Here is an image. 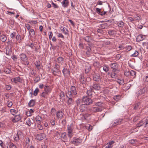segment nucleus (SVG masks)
I'll use <instances>...</instances> for the list:
<instances>
[{"mask_svg": "<svg viewBox=\"0 0 148 148\" xmlns=\"http://www.w3.org/2000/svg\"><path fill=\"white\" fill-rule=\"evenodd\" d=\"M77 93V88L74 86H71L70 91H68L66 95L73 96Z\"/></svg>", "mask_w": 148, "mask_h": 148, "instance_id": "nucleus-1", "label": "nucleus"}, {"mask_svg": "<svg viewBox=\"0 0 148 148\" xmlns=\"http://www.w3.org/2000/svg\"><path fill=\"white\" fill-rule=\"evenodd\" d=\"M20 60L24 63V64L27 65L29 64V62L27 61V58L26 55L24 53H21L20 55Z\"/></svg>", "mask_w": 148, "mask_h": 148, "instance_id": "nucleus-2", "label": "nucleus"}, {"mask_svg": "<svg viewBox=\"0 0 148 148\" xmlns=\"http://www.w3.org/2000/svg\"><path fill=\"white\" fill-rule=\"evenodd\" d=\"M82 141V139L74 137L73 138L71 142L74 145L77 146L81 144Z\"/></svg>", "mask_w": 148, "mask_h": 148, "instance_id": "nucleus-3", "label": "nucleus"}, {"mask_svg": "<svg viewBox=\"0 0 148 148\" xmlns=\"http://www.w3.org/2000/svg\"><path fill=\"white\" fill-rule=\"evenodd\" d=\"M73 127L72 124L67 125V135L70 138H71L73 135Z\"/></svg>", "mask_w": 148, "mask_h": 148, "instance_id": "nucleus-4", "label": "nucleus"}, {"mask_svg": "<svg viewBox=\"0 0 148 148\" xmlns=\"http://www.w3.org/2000/svg\"><path fill=\"white\" fill-rule=\"evenodd\" d=\"M82 101L85 104L87 105L92 104L93 101L91 99L87 96H84L83 97Z\"/></svg>", "mask_w": 148, "mask_h": 148, "instance_id": "nucleus-5", "label": "nucleus"}, {"mask_svg": "<svg viewBox=\"0 0 148 148\" xmlns=\"http://www.w3.org/2000/svg\"><path fill=\"white\" fill-rule=\"evenodd\" d=\"M148 124V119H143L141 120L139 123L137 124V127H140L143 126L144 127L146 126Z\"/></svg>", "mask_w": 148, "mask_h": 148, "instance_id": "nucleus-6", "label": "nucleus"}, {"mask_svg": "<svg viewBox=\"0 0 148 148\" xmlns=\"http://www.w3.org/2000/svg\"><path fill=\"white\" fill-rule=\"evenodd\" d=\"M147 91V89L146 88H143L142 89H140L136 92V96L137 98L138 99H140V98H139V97L140 96L143 94L145 93Z\"/></svg>", "mask_w": 148, "mask_h": 148, "instance_id": "nucleus-7", "label": "nucleus"}, {"mask_svg": "<svg viewBox=\"0 0 148 148\" xmlns=\"http://www.w3.org/2000/svg\"><path fill=\"white\" fill-rule=\"evenodd\" d=\"M66 97L68 98V99L67 101V103L68 105H73L74 103V100L73 99L74 96H70L66 95Z\"/></svg>", "mask_w": 148, "mask_h": 148, "instance_id": "nucleus-8", "label": "nucleus"}, {"mask_svg": "<svg viewBox=\"0 0 148 148\" xmlns=\"http://www.w3.org/2000/svg\"><path fill=\"white\" fill-rule=\"evenodd\" d=\"M93 79L95 81H99L101 79L100 75L98 73H95L93 75Z\"/></svg>", "mask_w": 148, "mask_h": 148, "instance_id": "nucleus-9", "label": "nucleus"}, {"mask_svg": "<svg viewBox=\"0 0 148 148\" xmlns=\"http://www.w3.org/2000/svg\"><path fill=\"white\" fill-rule=\"evenodd\" d=\"M90 110L92 112H96L101 111L102 109L98 107H92L90 108Z\"/></svg>", "mask_w": 148, "mask_h": 148, "instance_id": "nucleus-10", "label": "nucleus"}, {"mask_svg": "<svg viewBox=\"0 0 148 148\" xmlns=\"http://www.w3.org/2000/svg\"><path fill=\"white\" fill-rule=\"evenodd\" d=\"M111 68L114 71H118V64L116 63H112L110 65Z\"/></svg>", "mask_w": 148, "mask_h": 148, "instance_id": "nucleus-11", "label": "nucleus"}, {"mask_svg": "<svg viewBox=\"0 0 148 148\" xmlns=\"http://www.w3.org/2000/svg\"><path fill=\"white\" fill-rule=\"evenodd\" d=\"M21 132H18L17 134H15L14 135V140L18 141L20 138V134Z\"/></svg>", "mask_w": 148, "mask_h": 148, "instance_id": "nucleus-12", "label": "nucleus"}, {"mask_svg": "<svg viewBox=\"0 0 148 148\" xmlns=\"http://www.w3.org/2000/svg\"><path fill=\"white\" fill-rule=\"evenodd\" d=\"M21 117L20 115H16L14 118L12 120V121L14 123L16 122L21 120Z\"/></svg>", "mask_w": 148, "mask_h": 148, "instance_id": "nucleus-13", "label": "nucleus"}, {"mask_svg": "<svg viewBox=\"0 0 148 148\" xmlns=\"http://www.w3.org/2000/svg\"><path fill=\"white\" fill-rule=\"evenodd\" d=\"M45 134L44 133H40L37 135L36 138L37 140H41L45 137Z\"/></svg>", "mask_w": 148, "mask_h": 148, "instance_id": "nucleus-14", "label": "nucleus"}, {"mask_svg": "<svg viewBox=\"0 0 148 148\" xmlns=\"http://www.w3.org/2000/svg\"><path fill=\"white\" fill-rule=\"evenodd\" d=\"M91 68V66L88 63H86L85 65V73H88L90 71Z\"/></svg>", "mask_w": 148, "mask_h": 148, "instance_id": "nucleus-15", "label": "nucleus"}, {"mask_svg": "<svg viewBox=\"0 0 148 148\" xmlns=\"http://www.w3.org/2000/svg\"><path fill=\"white\" fill-rule=\"evenodd\" d=\"M118 71H114L112 70L110 74L109 73H108V74H110V76L112 78H115L117 76Z\"/></svg>", "mask_w": 148, "mask_h": 148, "instance_id": "nucleus-16", "label": "nucleus"}, {"mask_svg": "<svg viewBox=\"0 0 148 148\" xmlns=\"http://www.w3.org/2000/svg\"><path fill=\"white\" fill-rule=\"evenodd\" d=\"M145 38V35H139L136 38V41L137 42H140L143 40Z\"/></svg>", "mask_w": 148, "mask_h": 148, "instance_id": "nucleus-17", "label": "nucleus"}, {"mask_svg": "<svg viewBox=\"0 0 148 148\" xmlns=\"http://www.w3.org/2000/svg\"><path fill=\"white\" fill-rule=\"evenodd\" d=\"M64 113L61 111H58L57 112L56 116L57 118L58 119H61L63 117Z\"/></svg>", "mask_w": 148, "mask_h": 148, "instance_id": "nucleus-18", "label": "nucleus"}, {"mask_svg": "<svg viewBox=\"0 0 148 148\" xmlns=\"http://www.w3.org/2000/svg\"><path fill=\"white\" fill-rule=\"evenodd\" d=\"M34 111L32 109L28 110L26 111L25 114L27 116H30L33 115Z\"/></svg>", "mask_w": 148, "mask_h": 148, "instance_id": "nucleus-19", "label": "nucleus"}, {"mask_svg": "<svg viewBox=\"0 0 148 148\" xmlns=\"http://www.w3.org/2000/svg\"><path fill=\"white\" fill-rule=\"evenodd\" d=\"M62 6L64 8L67 7L69 4V1L68 0H63L61 2Z\"/></svg>", "mask_w": 148, "mask_h": 148, "instance_id": "nucleus-20", "label": "nucleus"}, {"mask_svg": "<svg viewBox=\"0 0 148 148\" xmlns=\"http://www.w3.org/2000/svg\"><path fill=\"white\" fill-rule=\"evenodd\" d=\"M86 55L88 56H90L92 53L90 48L89 47L87 46L86 48Z\"/></svg>", "mask_w": 148, "mask_h": 148, "instance_id": "nucleus-21", "label": "nucleus"}, {"mask_svg": "<svg viewBox=\"0 0 148 148\" xmlns=\"http://www.w3.org/2000/svg\"><path fill=\"white\" fill-rule=\"evenodd\" d=\"M62 72L64 76L69 75L70 73L69 70L67 68H64L62 70Z\"/></svg>", "mask_w": 148, "mask_h": 148, "instance_id": "nucleus-22", "label": "nucleus"}, {"mask_svg": "<svg viewBox=\"0 0 148 148\" xmlns=\"http://www.w3.org/2000/svg\"><path fill=\"white\" fill-rule=\"evenodd\" d=\"M13 80V82L15 83L18 82H22V79L20 78L19 77H18L12 78V80Z\"/></svg>", "mask_w": 148, "mask_h": 148, "instance_id": "nucleus-23", "label": "nucleus"}, {"mask_svg": "<svg viewBox=\"0 0 148 148\" xmlns=\"http://www.w3.org/2000/svg\"><path fill=\"white\" fill-rule=\"evenodd\" d=\"M60 29L65 34H68V31L66 28L64 27L61 26Z\"/></svg>", "mask_w": 148, "mask_h": 148, "instance_id": "nucleus-24", "label": "nucleus"}, {"mask_svg": "<svg viewBox=\"0 0 148 148\" xmlns=\"http://www.w3.org/2000/svg\"><path fill=\"white\" fill-rule=\"evenodd\" d=\"M114 143V141H113L109 142L106 144V146L105 148H112L113 146L112 145Z\"/></svg>", "mask_w": 148, "mask_h": 148, "instance_id": "nucleus-25", "label": "nucleus"}, {"mask_svg": "<svg viewBox=\"0 0 148 148\" xmlns=\"http://www.w3.org/2000/svg\"><path fill=\"white\" fill-rule=\"evenodd\" d=\"M90 87H92L93 90V89H94L95 90H100V87L99 85L97 84H94L92 86H91Z\"/></svg>", "mask_w": 148, "mask_h": 148, "instance_id": "nucleus-26", "label": "nucleus"}, {"mask_svg": "<svg viewBox=\"0 0 148 148\" xmlns=\"http://www.w3.org/2000/svg\"><path fill=\"white\" fill-rule=\"evenodd\" d=\"M44 91L47 94L49 93L51 91V89L50 87L48 86H45L44 88Z\"/></svg>", "mask_w": 148, "mask_h": 148, "instance_id": "nucleus-27", "label": "nucleus"}, {"mask_svg": "<svg viewBox=\"0 0 148 148\" xmlns=\"http://www.w3.org/2000/svg\"><path fill=\"white\" fill-rule=\"evenodd\" d=\"M93 90L92 87H90V89L88 90L86 93L88 96H91L92 94Z\"/></svg>", "mask_w": 148, "mask_h": 148, "instance_id": "nucleus-28", "label": "nucleus"}, {"mask_svg": "<svg viewBox=\"0 0 148 148\" xmlns=\"http://www.w3.org/2000/svg\"><path fill=\"white\" fill-rule=\"evenodd\" d=\"M35 101L34 100L31 99L28 103V105L30 107H33L35 104Z\"/></svg>", "mask_w": 148, "mask_h": 148, "instance_id": "nucleus-29", "label": "nucleus"}, {"mask_svg": "<svg viewBox=\"0 0 148 148\" xmlns=\"http://www.w3.org/2000/svg\"><path fill=\"white\" fill-rule=\"evenodd\" d=\"M0 111L3 112H9V110L7 108L6 106H4L1 109V110H0Z\"/></svg>", "mask_w": 148, "mask_h": 148, "instance_id": "nucleus-30", "label": "nucleus"}, {"mask_svg": "<svg viewBox=\"0 0 148 148\" xmlns=\"http://www.w3.org/2000/svg\"><path fill=\"white\" fill-rule=\"evenodd\" d=\"M85 105V104H82L80 105L79 109L81 112H83L85 110L86 108Z\"/></svg>", "mask_w": 148, "mask_h": 148, "instance_id": "nucleus-31", "label": "nucleus"}, {"mask_svg": "<svg viewBox=\"0 0 148 148\" xmlns=\"http://www.w3.org/2000/svg\"><path fill=\"white\" fill-rule=\"evenodd\" d=\"M10 110L11 113L13 115H15L18 112V110H17L14 109H11Z\"/></svg>", "mask_w": 148, "mask_h": 148, "instance_id": "nucleus-32", "label": "nucleus"}, {"mask_svg": "<svg viewBox=\"0 0 148 148\" xmlns=\"http://www.w3.org/2000/svg\"><path fill=\"white\" fill-rule=\"evenodd\" d=\"M79 81L81 84H84L85 83V79L84 78V77L82 75L80 76Z\"/></svg>", "mask_w": 148, "mask_h": 148, "instance_id": "nucleus-33", "label": "nucleus"}, {"mask_svg": "<svg viewBox=\"0 0 148 148\" xmlns=\"http://www.w3.org/2000/svg\"><path fill=\"white\" fill-rule=\"evenodd\" d=\"M122 121V120L121 119H118L116 120V122H114V124L113 126H115L116 125L121 124Z\"/></svg>", "mask_w": 148, "mask_h": 148, "instance_id": "nucleus-34", "label": "nucleus"}, {"mask_svg": "<svg viewBox=\"0 0 148 148\" xmlns=\"http://www.w3.org/2000/svg\"><path fill=\"white\" fill-rule=\"evenodd\" d=\"M0 40L3 42H4L7 39V38L5 35H1L0 37Z\"/></svg>", "mask_w": 148, "mask_h": 148, "instance_id": "nucleus-35", "label": "nucleus"}, {"mask_svg": "<svg viewBox=\"0 0 148 148\" xmlns=\"http://www.w3.org/2000/svg\"><path fill=\"white\" fill-rule=\"evenodd\" d=\"M36 120L37 122V124H40L41 118L40 116H37L36 118Z\"/></svg>", "mask_w": 148, "mask_h": 148, "instance_id": "nucleus-36", "label": "nucleus"}, {"mask_svg": "<svg viewBox=\"0 0 148 148\" xmlns=\"http://www.w3.org/2000/svg\"><path fill=\"white\" fill-rule=\"evenodd\" d=\"M13 105L12 103V101L9 100H8L6 103V105L9 108H11Z\"/></svg>", "mask_w": 148, "mask_h": 148, "instance_id": "nucleus-37", "label": "nucleus"}, {"mask_svg": "<svg viewBox=\"0 0 148 148\" xmlns=\"http://www.w3.org/2000/svg\"><path fill=\"white\" fill-rule=\"evenodd\" d=\"M29 34L30 36H34L35 35V33L34 30L33 29H30L29 31Z\"/></svg>", "mask_w": 148, "mask_h": 148, "instance_id": "nucleus-38", "label": "nucleus"}, {"mask_svg": "<svg viewBox=\"0 0 148 148\" xmlns=\"http://www.w3.org/2000/svg\"><path fill=\"white\" fill-rule=\"evenodd\" d=\"M114 99L116 101H118L121 99V96L120 95H116L114 97Z\"/></svg>", "mask_w": 148, "mask_h": 148, "instance_id": "nucleus-39", "label": "nucleus"}, {"mask_svg": "<svg viewBox=\"0 0 148 148\" xmlns=\"http://www.w3.org/2000/svg\"><path fill=\"white\" fill-rule=\"evenodd\" d=\"M58 62L60 63H62L63 62L64 60L62 57H59L57 59Z\"/></svg>", "mask_w": 148, "mask_h": 148, "instance_id": "nucleus-40", "label": "nucleus"}, {"mask_svg": "<svg viewBox=\"0 0 148 148\" xmlns=\"http://www.w3.org/2000/svg\"><path fill=\"white\" fill-rule=\"evenodd\" d=\"M85 40L87 42H89L91 40V38L90 36H87L85 37Z\"/></svg>", "mask_w": 148, "mask_h": 148, "instance_id": "nucleus-41", "label": "nucleus"}, {"mask_svg": "<svg viewBox=\"0 0 148 148\" xmlns=\"http://www.w3.org/2000/svg\"><path fill=\"white\" fill-rule=\"evenodd\" d=\"M103 70L106 72H107L109 71L108 67L106 65L103 66Z\"/></svg>", "mask_w": 148, "mask_h": 148, "instance_id": "nucleus-42", "label": "nucleus"}, {"mask_svg": "<svg viewBox=\"0 0 148 148\" xmlns=\"http://www.w3.org/2000/svg\"><path fill=\"white\" fill-rule=\"evenodd\" d=\"M138 55V52L137 51H135L134 53L131 55V56L132 57H136Z\"/></svg>", "mask_w": 148, "mask_h": 148, "instance_id": "nucleus-43", "label": "nucleus"}, {"mask_svg": "<svg viewBox=\"0 0 148 148\" xmlns=\"http://www.w3.org/2000/svg\"><path fill=\"white\" fill-rule=\"evenodd\" d=\"M118 26L121 28H123L124 25V23L122 21L119 22L117 23Z\"/></svg>", "mask_w": 148, "mask_h": 148, "instance_id": "nucleus-44", "label": "nucleus"}, {"mask_svg": "<svg viewBox=\"0 0 148 148\" xmlns=\"http://www.w3.org/2000/svg\"><path fill=\"white\" fill-rule=\"evenodd\" d=\"M10 143L9 144L8 142H6V143L4 144V148H10Z\"/></svg>", "mask_w": 148, "mask_h": 148, "instance_id": "nucleus-45", "label": "nucleus"}, {"mask_svg": "<svg viewBox=\"0 0 148 148\" xmlns=\"http://www.w3.org/2000/svg\"><path fill=\"white\" fill-rule=\"evenodd\" d=\"M86 128L88 129V130L89 131H91L92 129V126L90 125H88L86 126Z\"/></svg>", "mask_w": 148, "mask_h": 148, "instance_id": "nucleus-46", "label": "nucleus"}, {"mask_svg": "<svg viewBox=\"0 0 148 148\" xmlns=\"http://www.w3.org/2000/svg\"><path fill=\"white\" fill-rule=\"evenodd\" d=\"M60 99H64V92H61L60 93Z\"/></svg>", "mask_w": 148, "mask_h": 148, "instance_id": "nucleus-47", "label": "nucleus"}, {"mask_svg": "<svg viewBox=\"0 0 148 148\" xmlns=\"http://www.w3.org/2000/svg\"><path fill=\"white\" fill-rule=\"evenodd\" d=\"M16 39L18 42L20 43L21 40V36L19 34H18L16 37Z\"/></svg>", "mask_w": 148, "mask_h": 148, "instance_id": "nucleus-48", "label": "nucleus"}, {"mask_svg": "<svg viewBox=\"0 0 148 148\" xmlns=\"http://www.w3.org/2000/svg\"><path fill=\"white\" fill-rule=\"evenodd\" d=\"M39 91V89L37 88H36L35 90L34 91L33 95L34 96H36L37 95L38 92Z\"/></svg>", "mask_w": 148, "mask_h": 148, "instance_id": "nucleus-49", "label": "nucleus"}, {"mask_svg": "<svg viewBox=\"0 0 148 148\" xmlns=\"http://www.w3.org/2000/svg\"><path fill=\"white\" fill-rule=\"evenodd\" d=\"M26 123L27 125L30 126L32 123L31 121L29 119H28L26 120Z\"/></svg>", "mask_w": 148, "mask_h": 148, "instance_id": "nucleus-50", "label": "nucleus"}, {"mask_svg": "<svg viewBox=\"0 0 148 148\" xmlns=\"http://www.w3.org/2000/svg\"><path fill=\"white\" fill-rule=\"evenodd\" d=\"M125 49L127 51H129L131 49L132 47L130 46H127L125 47Z\"/></svg>", "mask_w": 148, "mask_h": 148, "instance_id": "nucleus-51", "label": "nucleus"}, {"mask_svg": "<svg viewBox=\"0 0 148 148\" xmlns=\"http://www.w3.org/2000/svg\"><path fill=\"white\" fill-rule=\"evenodd\" d=\"M40 80V77L38 76H36V77L35 78H34V81L36 82H39Z\"/></svg>", "mask_w": 148, "mask_h": 148, "instance_id": "nucleus-52", "label": "nucleus"}, {"mask_svg": "<svg viewBox=\"0 0 148 148\" xmlns=\"http://www.w3.org/2000/svg\"><path fill=\"white\" fill-rule=\"evenodd\" d=\"M136 75L135 72L133 70H131L130 71V75L132 76H135Z\"/></svg>", "mask_w": 148, "mask_h": 148, "instance_id": "nucleus-53", "label": "nucleus"}, {"mask_svg": "<svg viewBox=\"0 0 148 148\" xmlns=\"http://www.w3.org/2000/svg\"><path fill=\"white\" fill-rule=\"evenodd\" d=\"M140 105V103H139L136 104L134 108V109L135 110L137 109L138 108Z\"/></svg>", "mask_w": 148, "mask_h": 148, "instance_id": "nucleus-54", "label": "nucleus"}, {"mask_svg": "<svg viewBox=\"0 0 148 148\" xmlns=\"http://www.w3.org/2000/svg\"><path fill=\"white\" fill-rule=\"evenodd\" d=\"M141 19V17L139 16H134V20L136 21H138Z\"/></svg>", "mask_w": 148, "mask_h": 148, "instance_id": "nucleus-55", "label": "nucleus"}, {"mask_svg": "<svg viewBox=\"0 0 148 148\" xmlns=\"http://www.w3.org/2000/svg\"><path fill=\"white\" fill-rule=\"evenodd\" d=\"M4 72L7 74H9L11 73V71L9 69H6L5 70Z\"/></svg>", "mask_w": 148, "mask_h": 148, "instance_id": "nucleus-56", "label": "nucleus"}, {"mask_svg": "<svg viewBox=\"0 0 148 148\" xmlns=\"http://www.w3.org/2000/svg\"><path fill=\"white\" fill-rule=\"evenodd\" d=\"M124 74L126 76H128L130 75V71L127 70H126L124 72Z\"/></svg>", "mask_w": 148, "mask_h": 148, "instance_id": "nucleus-57", "label": "nucleus"}, {"mask_svg": "<svg viewBox=\"0 0 148 148\" xmlns=\"http://www.w3.org/2000/svg\"><path fill=\"white\" fill-rule=\"evenodd\" d=\"M82 101V100L81 99L79 98L76 101V103L77 106L79 105L81 103Z\"/></svg>", "mask_w": 148, "mask_h": 148, "instance_id": "nucleus-58", "label": "nucleus"}, {"mask_svg": "<svg viewBox=\"0 0 148 148\" xmlns=\"http://www.w3.org/2000/svg\"><path fill=\"white\" fill-rule=\"evenodd\" d=\"M101 9H100L98 8H96V10L97 12V13L99 14L101 13Z\"/></svg>", "mask_w": 148, "mask_h": 148, "instance_id": "nucleus-59", "label": "nucleus"}, {"mask_svg": "<svg viewBox=\"0 0 148 148\" xmlns=\"http://www.w3.org/2000/svg\"><path fill=\"white\" fill-rule=\"evenodd\" d=\"M10 145L11 147L10 148H17L15 145L12 143H10Z\"/></svg>", "mask_w": 148, "mask_h": 148, "instance_id": "nucleus-60", "label": "nucleus"}, {"mask_svg": "<svg viewBox=\"0 0 148 148\" xmlns=\"http://www.w3.org/2000/svg\"><path fill=\"white\" fill-rule=\"evenodd\" d=\"M102 103L101 102H97L95 103V105L96 106H102Z\"/></svg>", "mask_w": 148, "mask_h": 148, "instance_id": "nucleus-61", "label": "nucleus"}, {"mask_svg": "<svg viewBox=\"0 0 148 148\" xmlns=\"http://www.w3.org/2000/svg\"><path fill=\"white\" fill-rule=\"evenodd\" d=\"M49 38L50 40L52 38L53 36V33L51 32H50L49 33Z\"/></svg>", "mask_w": 148, "mask_h": 148, "instance_id": "nucleus-62", "label": "nucleus"}, {"mask_svg": "<svg viewBox=\"0 0 148 148\" xmlns=\"http://www.w3.org/2000/svg\"><path fill=\"white\" fill-rule=\"evenodd\" d=\"M36 66L37 67L39 66H40V63L38 61H36L35 63Z\"/></svg>", "mask_w": 148, "mask_h": 148, "instance_id": "nucleus-63", "label": "nucleus"}, {"mask_svg": "<svg viewBox=\"0 0 148 148\" xmlns=\"http://www.w3.org/2000/svg\"><path fill=\"white\" fill-rule=\"evenodd\" d=\"M48 94L47 93H46L45 91L43 92L41 94V96L44 97H46V95Z\"/></svg>", "mask_w": 148, "mask_h": 148, "instance_id": "nucleus-64", "label": "nucleus"}]
</instances>
